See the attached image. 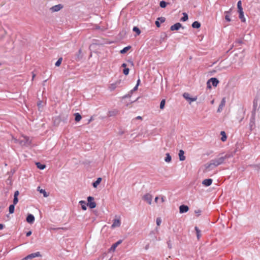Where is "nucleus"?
Wrapping results in <instances>:
<instances>
[{"label": "nucleus", "instance_id": "obj_1", "mask_svg": "<svg viewBox=\"0 0 260 260\" xmlns=\"http://www.w3.org/2000/svg\"><path fill=\"white\" fill-rule=\"evenodd\" d=\"M223 158L221 157L218 158L212 159L208 164L205 165V168L207 171H210L213 169V168L222 164L223 162Z\"/></svg>", "mask_w": 260, "mask_h": 260}, {"label": "nucleus", "instance_id": "obj_2", "mask_svg": "<svg viewBox=\"0 0 260 260\" xmlns=\"http://www.w3.org/2000/svg\"><path fill=\"white\" fill-rule=\"evenodd\" d=\"M87 206L90 208L93 209L96 207V203L94 202V198L92 197H88L87 198Z\"/></svg>", "mask_w": 260, "mask_h": 260}, {"label": "nucleus", "instance_id": "obj_3", "mask_svg": "<svg viewBox=\"0 0 260 260\" xmlns=\"http://www.w3.org/2000/svg\"><path fill=\"white\" fill-rule=\"evenodd\" d=\"M211 82L212 85L214 87H216L219 83V81L216 78H211L207 82V86L209 88H211L210 83Z\"/></svg>", "mask_w": 260, "mask_h": 260}, {"label": "nucleus", "instance_id": "obj_4", "mask_svg": "<svg viewBox=\"0 0 260 260\" xmlns=\"http://www.w3.org/2000/svg\"><path fill=\"white\" fill-rule=\"evenodd\" d=\"M143 199L149 205H151L152 203V196L150 193H146L143 197Z\"/></svg>", "mask_w": 260, "mask_h": 260}, {"label": "nucleus", "instance_id": "obj_5", "mask_svg": "<svg viewBox=\"0 0 260 260\" xmlns=\"http://www.w3.org/2000/svg\"><path fill=\"white\" fill-rule=\"evenodd\" d=\"M121 83V80H118L113 83H111L109 86V89L110 91L114 90L117 87H118Z\"/></svg>", "mask_w": 260, "mask_h": 260}, {"label": "nucleus", "instance_id": "obj_6", "mask_svg": "<svg viewBox=\"0 0 260 260\" xmlns=\"http://www.w3.org/2000/svg\"><path fill=\"white\" fill-rule=\"evenodd\" d=\"M41 256V255L40 254V252H37L32 253H31V254L28 255L27 256H26L24 258V260H27L28 259H32V258H34L35 257H39V256Z\"/></svg>", "mask_w": 260, "mask_h": 260}, {"label": "nucleus", "instance_id": "obj_7", "mask_svg": "<svg viewBox=\"0 0 260 260\" xmlns=\"http://www.w3.org/2000/svg\"><path fill=\"white\" fill-rule=\"evenodd\" d=\"M63 8V6L61 4H58L52 7L50 10L52 12H58Z\"/></svg>", "mask_w": 260, "mask_h": 260}, {"label": "nucleus", "instance_id": "obj_8", "mask_svg": "<svg viewBox=\"0 0 260 260\" xmlns=\"http://www.w3.org/2000/svg\"><path fill=\"white\" fill-rule=\"evenodd\" d=\"M119 113V111L118 109H113L111 111H109L108 113V116L109 117L115 116L118 115Z\"/></svg>", "mask_w": 260, "mask_h": 260}, {"label": "nucleus", "instance_id": "obj_9", "mask_svg": "<svg viewBox=\"0 0 260 260\" xmlns=\"http://www.w3.org/2000/svg\"><path fill=\"white\" fill-rule=\"evenodd\" d=\"M120 225H121L120 220L119 219H114L113 220V223L111 225V228L112 229H114V228H115L117 227H119L120 226Z\"/></svg>", "mask_w": 260, "mask_h": 260}, {"label": "nucleus", "instance_id": "obj_10", "mask_svg": "<svg viewBox=\"0 0 260 260\" xmlns=\"http://www.w3.org/2000/svg\"><path fill=\"white\" fill-rule=\"evenodd\" d=\"M225 98H222V99L220 102V104L218 107V108L217 109V112H219V113L221 112L222 111L223 107L225 106Z\"/></svg>", "mask_w": 260, "mask_h": 260}, {"label": "nucleus", "instance_id": "obj_11", "mask_svg": "<svg viewBox=\"0 0 260 260\" xmlns=\"http://www.w3.org/2000/svg\"><path fill=\"white\" fill-rule=\"evenodd\" d=\"M26 220L28 223L32 224L35 221V217L33 215L28 214L27 216Z\"/></svg>", "mask_w": 260, "mask_h": 260}, {"label": "nucleus", "instance_id": "obj_12", "mask_svg": "<svg viewBox=\"0 0 260 260\" xmlns=\"http://www.w3.org/2000/svg\"><path fill=\"white\" fill-rule=\"evenodd\" d=\"M182 27V24L179 22L175 23L172 25L170 27V30L172 31L177 30Z\"/></svg>", "mask_w": 260, "mask_h": 260}, {"label": "nucleus", "instance_id": "obj_13", "mask_svg": "<svg viewBox=\"0 0 260 260\" xmlns=\"http://www.w3.org/2000/svg\"><path fill=\"white\" fill-rule=\"evenodd\" d=\"M189 210V208L187 206L182 205L179 207V212L180 213H186Z\"/></svg>", "mask_w": 260, "mask_h": 260}, {"label": "nucleus", "instance_id": "obj_14", "mask_svg": "<svg viewBox=\"0 0 260 260\" xmlns=\"http://www.w3.org/2000/svg\"><path fill=\"white\" fill-rule=\"evenodd\" d=\"M212 182V179H206L202 181V184L205 186H209L211 185Z\"/></svg>", "mask_w": 260, "mask_h": 260}, {"label": "nucleus", "instance_id": "obj_15", "mask_svg": "<svg viewBox=\"0 0 260 260\" xmlns=\"http://www.w3.org/2000/svg\"><path fill=\"white\" fill-rule=\"evenodd\" d=\"M189 94L188 93H184L183 94V97L187 100H189L190 101V102H194L195 101H196L197 100V98H190L189 96Z\"/></svg>", "mask_w": 260, "mask_h": 260}, {"label": "nucleus", "instance_id": "obj_16", "mask_svg": "<svg viewBox=\"0 0 260 260\" xmlns=\"http://www.w3.org/2000/svg\"><path fill=\"white\" fill-rule=\"evenodd\" d=\"M122 242V240H119L114 244H113L110 248V250L114 251L115 250L116 248Z\"/></svg>", "mask_w": 260, "mask_h": 260}, {"label": "nucleus", "instance_id": "obj_17", "mask_svg": "<svg viewBox=\"0 0 260 260\" xmlns=\"http://www.w3.org/2000/svg\"><path fill=\"white\" fill-rule=\"evenodd\" d=\"M179 159L181 161H183L185 159V156H184V152L182 150H180L179 152Z\"/></svg>", "mask_w": 260, "mask_h": 260}, {"label": "nucleus", "instance_id": "obj_18", "mask_svg": "<svg viewBox=\"0 0 260 260\" xmlns=\"http://www.w3.org/2000/svg\"><path fill=\"white\" fill-rule=\"evenodd\" d=\"M238 12L239 13V18L242 21L245 22V19L244 16V12L243 10L238 11Z\"/></svg>", "mask_w": 260, "mask_h": 260}, {"label": "nucleus", "instance_id": "obj_19", "mask_svg": "<svg viewBox=\"0 0 260 260\" xmlns=\"http://www.w3.org/2000/svg\"><path fill=\"white\" fill-rule=\"evenodd\" d=\"M79 204L81 205L82 209L83 210H86L87 208L86 206H87V204H86V202L84 201H81L79 202Z\"/></svg>", "mask_w": 260, "mask_h": 260}, {"label": "nucleus", "instance_id": "obj_20", "mask_svg": "<svg viewBox=\"0 0 260 260\" xmlns=\"http://www.w3.org/2000/svg\"><path fill=\"white\" fill-rule=\"evenodd\" d=\"M102 181L101 178H98L97 180L92 183V185L94 188H96L98 185L101 183Z\"/></svg>", "mask_w": 260, "mask_h": 260}, {"label": "nucleus", "instance_id": "obj_21", "mask_svg": "<svg viewBox=\"0 0 260 260\" xmlns=\"http://www.w3.org/2000/svg\"><path fill=\"white\" fill-rule=\"evenodd\" d=\"M192 27L194 28H199L201 27V24L198 21H194L192 24Z\"/></svg>", "mask_w": 260, "mask_h": 260}, {"label": "nucleus", "instance_id": "obj_22", "mask_svg": "<svg viewBox=\"0 0 260 260\" xmlns=\"http://www.w3.org/2000/svg\"><path fill=\"white\" fill-rule=\"evenodd\" d=\"M220 135L221 136V140L222 142L225 141L227 138L225 133L224 131H221Z\"/></svg>", "mask_w": 260, "mask_h": 260}, {"label": "nucleus", "instance_id": "obj_23", "mask_svg": "<svg viewBox=\"0 0 260 260\" xmlns=\"http://www.w3.org/2000/svg\"><path fill=\"white\" fill-rule=\"evenodd\" d=\"M131 48V46H128L127 47H124L123 49L120 50V52L121 54H124L126 52H127Z\"/></svg>", "mask_w": 260, "mask_h": 260}, {"label": "nucleus", "instance_id": "obj_24", "mask_svg": "<svg viewBox=\"0 0 260 260\" xmlns=\"http://www.w3.org/2000/svg\"><path fill=\"white\" fill-rule=\"evenodd\" d=\"M166 156L165 158V160L167 162H170L172 160V157L169 153H166Z\"/></svg>", "mask_w": 260, "mask_h": 260}, {"label": "nucleus", "instance_id": "obj_25", "mask_svg": "<svg viewBox=\"0 0 260 260\" xmlns=\"http://www.w3.org/2000/svg\"><path fill=\"white\" fill-rule=\"evenodd\" d=\"M75 120L77 122H78L79 121H80V120L82 118V116H81V115L78 113H76L75 114Z\"/></svg>", "mask_w": 260, "mask_h": 260}, {"label": "nucleus", "instance_id": "obj_26", "mask_svg": "<svg viewBox=\"0 0 260 260\" xmlns=\"http://www.w3.org/2000/svg\"><path fill=\"white\" fill-rule=\"evenodd\" d=\"M194 229L196 231L197 238L198 240H199L201 236V231L199 229V228L197 226H196Z\"/></svg>", "mask_w": 260, "mask_h": 260}, {"label": "nucleus", "instance_id": "obj_27", "mask_svg": "<svg viewBox=\"0 0 260 260\" xmlns=\"http://www.w3.org/2000/svg\"><path fill=\"white\" fill-rule=\"evenodd\" d=\"M15 205L12 204L10 205L9 207V211L10 214H12L14 212Z\"/></svg>", "mask_w": 260, "mask_h": 260}, {"label": "nucleus", "instance_id": "obj_28", "mask_svg": "<svg viewBox=\"0 0 260 260\" xmlns=\"http://www.w3.org/2000/svg\"><path fill=\"white\" fill-rule=\"evenodd\" d=\"M36 165L37 168L41 170H43L46 167V166L45 165L42 164L40 162L36 163Z\"/></svg>", "mask_w": 260, "mask_h": 260}, {"label": "nucleus", "instance_id": "obj_29", "mask_svg": "<svg viewBox=\"0 0 260 260\" xmlns=\"http://www.w3.org/2000/svg\"><path fill=\"white\" fill-rule=\"evenodd\" d=\"M183 16L181 18L182 21H186L188 20V15L186 13H183Z\"/></svg>", "mask_w": 260, "mask_h": 260}, {"label": "nucleus", "instance_id": "obj_30", "mask_svg": "<svg viewBox=\"0 0 260 260\" xmlns=\"http://www.w3.org/2000/svg\"><path fill=\"white\" fill-rule=\"evenodd\" d=\"M38 190H39L40 193H43L45 197H46L48 196V195H47L46 192L45 191V190L44 189H40V187H38Z\"/></svg>", "mask_w": 260, "mask_h": 260}, {"label": "nucleus", "instance_id": "obj_31", "mask_svg": "<svg viewBox=\"0 0 260 260\" xmlns=\"http://www.w3.org/2000/svg\"><path fill=\"white\" fill-rule=\"evenodd\" d=\"M233 154L232 153H230V154H226L224 156H222L221 157L223 158V161H224L225 159L229 158L231 157H233Z\"/></svg>", "mask_w": 260, "mask_h": 260}, {"label": "nucleus", "instance_id": "obj_32", "mask_svg": "<svg viewBox=\"0 0 260 260\" xmlns=\"http://www.w3.org/2000/svg\"><path fill=\"white\" fill-rule=\"evenodd\" d=\"M225 14H226L225 16V19L226 21H231V19L230 18V15H229L230 14V12L229 11H225L224 12Z\"/></svg>", "mask_w": 260, "mask_h": 260}, {"label": "nucleus", "instance_id": "obj_33", "mask_svg": "<svg viewBox=\"0 0 260 260\" xmlns=\"http://www.w3.org/2000/svg\"><path fill=\"white\" fill-rule=\"evenodd\" d=\"M165 103H166V100L165 99H163L161 101L160 103V109H163L164 108Z\"/></svg>", "mask_w": 260, "mask_h": 260}, {"label": "nucleus", "instance_id": "obj_34", "mask_svg": "<svg viewBox=\"0 0 260 260\" xmlns=\"http://www.w3.org/2000/svg\"><path fill=\"white\" fill-rule=\"evenodd\" d=\"M62 60V57L59 58L57 60V61L55 63V66L56 67L60 66V65L61 63Z\"/></svg>", "mask_w": 260, "mask_h": 260}, {"label": "nucleus", "instance_id": "obj_35", "mask_svg": "<svg viewBox=\"0 0 260 260\" xmlns=\"http://www.w3.org/2000/svg\"><path fill=\"white\" fill-rule=\"evenodd\" d=\"M237 7H238V11L243 10L242 7V3H241V1H239L238 2Z\"/></svg>", "mask_w": 260, "mask_h": 260}, {"label": "nucleus", "instance_id": "obj_36", "mask_svg": "<svg viewBox=\"0 0 260 260\" xmlns=\"http://www.w3.org/2000/svg\"><path fill=\"white\" fill-rule=\"evenodd\" d=\"M133 31L135 32H136L137 35H140L141 33V31H140V29L136 26L134 27Z\"/></svg>", "mask_w": 260, "mask_h": 260}, {"label": "nucleus", "instance_id": "obj_37", "mask_svg": "<svg viewBox=\"0 0 260 260\" xmlns=\"http://www.w3.org/2000/svg\"><path fill=\"white\" fill-rule=\"evenodd\" d=\"M159 5H160V7L161 8H165V7H166V6H167V3H166V2H165V1H161V2H160V4H159Z\"/></svg>", "mask_w": 260, "mask_h": 260}, {"label": "nucleus", "instance_id": "obj_38", "mask_svg": "<svg viewBox=\"0 0 260 260\" xmlns=\"http://www.w3.org/2000/svg\"><path fill=\"white\" fill-rule=\"evenodd\" d=\"M158 20L160 23H163L165 21L166 18L163 17H158L157 19Z\"/></svg>", "mask_w": 260, "mask_h": 260}, {"label": "nucleus", "instance_id": "obj_39", "mask_svg": "<svg viewBox=\"0 0 260 260\" xmlns=\"http://www.w3.org/2000/svg\"><path fill=\"white\" fill-rule=\"evenodd\" d=\"M129 70L128 68H125L123 71V73L124 75H127L129 73Z\"/></svg>", "mask_w": 260, "mask_h": 260}, {"label": "nucleus", "instance_id": "obj_40", "mask_svg": "<svg viewBox=\"0 0 260 260\" xmlns=\"http://www.w3.org/2000/svg\"><path fill=\"white\" fill-rule=\"evenodd\" d=\"M18 202V197H14V200H13V204L15 205H16L17 204Z\"/></svg>", "mask_w": 260, "mask_h": 260}, {"label": "nucleus", "instance_id": "obj_41", "mask_svg": "<svg viewBox=\"0 0 260 260\" xmlns=\"http://www.w3.org/2000/svg\"><path fill=\"white\" fill-rule=\"evenodd\" d=\"M161 222V220L160 218H157L156 219V224L158 226H159Z\"/></svg>", "mask_w": 260, "mask_h": 260}, {"label": "nucleus", "instance_id": "obj_42", "mask_svg": "<svg viewBox=\"0 0 260 260\" xmlns=\"http://www.w3.org/2000/svg\"><path fill=\"white\" fill-rule=\"evenodd\" d=\"M195 213L196 214H197V216H199L201 215V210H198L197 211H195Z\"/></svg>", "mask_w": 260, "mask_h": 260}, {"label": "nucleus", "instance_id": "obj_43", "mask_svg": "<svg viewBox=\"0 0 260 260\" xmlns=\"http://www.w3.org/2000/svg\"><path fill=\"white\" fill-rule=\"evenodd\" d=\"M155 25H156V26L157 27H160V22L158 20H157L155 21Z\"/></svg>", "mask_w": 260, "mask_h": 260}, {"label": "nucleus", "instance_id": "obj_44", "mask_svg": "<svg viewBox=\"0 0 260 260\" xmlns=\"http://www.w3.org/2000/svg\"><path fill=\"white\" fill-rule=\"evenodd\" d=\"M19 194V191L16 190V191L14 192V197H18V196Z\"/></svg>", "mask_w": 260, "mask_h": 260}, {"label": "nucleus", "instance_id": "obj_45", "mask_svg": "<svg viewBox=\"0 0 260 260\" xmlns=\"http://www.w3.org/2000/svg\"><path fill=\"white\" fill-rule=\"evenodd\" d=\"M165 200H166V198L165 197H164V196H161V202L162 203H163V202H164L165 201Z\"/></svg>", "mask_w": 260, "mask_h": 260}, {"label": "nucleus", "instance_id": "obj_46", "mask_svg": "<svg viewBox=\"0 0 260 260\" xmlns=\"http://www.w3.org/2000/svg\"><path fill=\"white\" fill-rule=\"evenodd\" d=\"M31 231H29V232H28L26 233V236L27 237H28V236H30V235H31Z\"/></svg>", "mask_w": 260, "mask_h": 260}, {"label": "nucleus", "instance_id": "obj_47", "mask_svg": "<svg viewBox=\"0 0 260 260\" xmlns=\"http://www.w3.org/2000/svg\"><path fill=\"white\" fill-rule=\"evenodd\" d=\"M4 227V225L0 223V230L3 229Z\"/></svg>", "mask_w": 260, "mask_h": 260}, {"label": "nucleus", "instance_id": "obj_48", "mask_svg": "<svg viewBox=\"0 0 260 260\" xmlns=\"http://www.w3.org/2000/svg\"><path fill=\"white\" fill-rule=\"evenodd\" d=\"M126 66H127V65H126V63H123L121 65V67H123V68H124V69H125V68H126Z\"/></svg>", "mask_w": 260, "mask_h": 260}, {"label": "nucleus", "instance_id": "obj_49", "mask_svg": "<svg viewBox=\"0 0 260 260\" xmlns=\"http://www.w3.org/2000/svg\"><path fill=\"white\" fill-rule=\"evenodd\" d=\"M138 86L137 85H136L135 87L133 88V90L132 91H135V90H137V89H138Z\"/></svg>", "mask_w": 260, "mask_h": 260}, {"label": "nucleus", "instance_id": "obj_50", "mask_svg": "<svg viewBox=\"0 0 260 260\" xmlns=\"http://www.w3.org/2000/svg\"><path fill=\"white\" fill-rule=\"evenodd\" d=\"M158 199H159L158 197H155V200H154L155 202L157 203Z\"/></svg>", "mask_w": 260, "mask_h": 260}, {"label": "nucleus", "instance_id": "obj_51", "mask_svg": "<svg viewBox=\"0 0 260 260\" xmlns=\"http://www.w3.org/2000/svg\"><path fill=\"white\" fill-rule=\"evenodd\" d=\"M136 119H142V117H141V116H137V117L136 118Z\"/></svg>", "mask_w": 260, "mask_h": 260}, {"label": "nucleus", "instance_id": "obj_52", "mask_svg": "<svg viewBox=\"0 0 260 260\" xmlns=\"http://www.w3.org/2000/svg\"><path fill=\"white\" fill-rule=\"evenodd\" d=\"M36 76V75L34 73H32V80H33Z\"/></svg>", "mask_w": 260, "mask_h": 260}, {"label": "nucleus", "instance_id": "obj_53", "mask_svg": "<svg viewBox=\"0 0 260 260\" xmlns=\"http://www.w3.org/2000/svg\"><path fill=\"white\" fill-rule=\"evenodd\" d=\"M140 82V79H139V80L137 81V85H136L139 86V84Z\"/></svg>", "mask_w": 260, "mask_h": 260}, {"label": "nucleus", "instance_id": "obj_54", "mask_svg": "<svg viewBox=\"0 0 260 260\" xmlns=\"http://www.w3.org/2000/svg\"><path fill=\"white\" fill-rule=\"evenodd\" d=\"M214 100H213L212 101H211V103L212 104H214Z\"/></svg>", "mask_w": 260, "mask_h": 260}, {"label": "nucleus", "instance_id": "obj_55", "mask_svg": "<svg viewBox=\"0 0 260 260\" xmlns=\"http://www.w3.org/2000/svg\"><path fill=\"white\" fill-rule=\"evenodd\" d=\"M257 167L260 168V164L257 165Z\"/></svg>", "mask_w": 260, "mask_h": 260}, {"label": "nucleus", "instance_id": "obj_56", "mask_svg": "<svg viewBox=\"0 0 260 260\" xmlns=\"http://www.w3.org/2000/svg\"><path fill=\"white\" fill-rule=\"evenodd\" d=\"M81 49H80V50H79V52L80 53H81Z\"/></svg>", "mask_w": 260, "mask_h": 260}]
</instances>
